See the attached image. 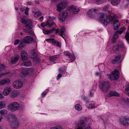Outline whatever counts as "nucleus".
Segmentation results:
<instances>
[{"label":"nucleus","instance_id":"obj_1","mask_svg":"<svg viewBox=\"0 0 129 129\" xmlns=\"http://www.w3.org/2000/svg\"><path fill=\"white\" fill-rule=\"evenodd\" d=\"M99 18L102 22L105 24H108L112 22L113 20L117 18V16L114 15H107L103 13H100Z\"/></svg>","mask_w":129,"mask_h":129},{"label":"nucleus","instance_id":"obj_2","mask_svg":"<svg viewBox=\"0 0 129 129\" xmlns=\"http://www.w3.org/2000/svg\"><path fill=\"white\" fill-rule=\"evenodd\" d=\"M21 22L22 23L24 24L25 25V27L27 28H28V29H24L23 30L26 33L31 34L32 32L31 29L32 27V23L31 20L29 19H22Z\"/></svg>","mask_w":129,"mask_h":129},{"label":"nucleus","instance_id":"obj_3","mask_svg":"<svg viewBox=\"0 0 129 129\" xmlns=\"http://www.w3.org/2000/svg\"><path fill=\"white\" fill-rule=\"evenodd\" d=\"M110 87L109 83L107 81L102 82L99 85L101 91L103 92H105L107 91Z\"/></svg>","mask_w":129,"mask_h":129},{"label":"nucleus","instance_id":"obj_4","mask_svg":"<svg viewBox=\"0 0 129 129\" xmlns=\"http://www.w3.org/2000/svg\"><path fill=\"white\" fill-rule=\"evenodd\" d=\"M119 75V71L117 70H115L109 75V78L111 81L116 80L118 79Z\"/></svg>","mask_w":129,"mask_h":129},{"label":"nucleus","instance_id":"obj_5","mask_svg":"<svg viewBox=\"0 0 129 129\" xmlns=\"http://www.w3.org/2000/svg\"><path fill=\"white\" fill-rule=\"evenodd\" d=\"M119 123L124 126H127L129 124V118L126 116H122L119 119Z\"/></svg>","mask_w":129,"mask_h":129},{"label":"nucleus","instance_id":"obj_6","mask_svg":"<svg viewBox=\"0 0 129 129\" xmlns=\"http://www.w3.org/2000/svg\"><path fill=\"white\" fill-rule=\"evenodd\" d=\"M10 110L12 112L16 111L20 109V105L18 103L14 102L11 103L10 106Z\"/></svg>","mask_w":129,"mask_h":129},{"label":"nucleus","instance_id":"obj_7","mask_svg":"<svg viewBox=\"0 0 129 129\" xmlns=\"http://www.w3.org/2000/svg\"><path fill=\"white\" fill-rule=\"evenodd\" d=\"M68 15V13L66 11H64L61 13L59 15V20L62 22L65 21L66 18Z\"/></svg>","mask_w":129,"mask_h":129},{"label":"nucleus","instance_id":"obj_8","mask_svg":"<svg viewBox=\"0 0 129 129\" xmlns=\"http://www.w3.org/2000/svg\"><path fill=\"white\" fill-rule=\"evenodd\" d=\"M33 40V38L30 36H27L25 37L24 39L21 40V42L23 43H29Z\"/></svg>","mask_w":129,"mask_h":129},{"label":"nucleus","instance_id":"obj_9","mask_svg":"<svg viewBox=\"0 0 129 129\" xmlns=\"http://www.w3.org/2000/svg\"><path fill=\"white\" fill-rule=\"evenodd\" d=\"M96 14V10L92 9H90L87 12V14L91 18L93 17Z\"/></svg>","mask_w":129,"mask_h":129},{"label":"nucleus","instance_id":"obj_10","mask_svg":"<svg viewBox=\"0 0 129 129\" xmlns=\"http://www.w3.org/2000/svg\"><path fill=\"white\" fill-rule=\"evenodd\" d=\"M13 87L16 88L18 89L23 86V83L19 81H15L13 84Z\"/></svg>","mask_w":129,"mask_h":129},{"label":"nucleus","instance_id":"obj_11","mask_svg":"<svg viewBox=\"0 0 129 129\" xmlns=\"http://www.w3.org/2000/svg\"><path fill=\"white\" fill-rule=\"evenodd\" d=\"M69 9L70 12L74 14L78 13L80 11V10L77 7L73 6L70 7Z\"/></svg>","mask_w":129,"mask_h":129},{"label":"nucleus","instance_id":"obj_12","mask_svg":"<svg viewBox=\"0 0 129 129\" xmlns=\"http://www.w3.org/2000/svg\"><path fill=\"white\" fill-rule=\"evenodd\" d=\"M65 30V28L64 27H62L60 30H59L58 29H56L55 30V33L57 34L58 33L60 36L61 37L63 38H64L63 34Z\"/></svg>","mask_w":129,"mask_h":129},{"label":"nucleus","instance_id":"obj_13","mask_svg":"<svg viewBox=\"0 0 129 129\" xmlns=\"http://www.w3.org/2000/svg\"><path fill=\"white\" fill-rule=\"evenodd\" d=\"M66 7V5L64 3H59L57 5L56 10L60 12L61 10L64 9Z\"/></svg>","mask_w":129,"mask_h":129},{"label":"nucleus","instance_id":"obj_14","mask_svg":"<svg viewBox=\"0 0 129 129\" xmlns=\"http://www.w3.org/2000/svg\"><path fill=\"white\" fill-rule=\"evenodd\" d=\"M19 59V56L17 55L15 57H12L10 59L9 63L11 64H14L17 62Z\"/></svg>","mask_w":129,"mask_h":129},{"label":"nucleus","instance_id":"obj_15","mask_svg":"<svg viewBox=\"0 0 129 129\" xmlns=\"http://www.w3.org/2000/svg\"><path fill=\"white\" fill-rule=\"evenodd\" d=\"M121 58V55L120 54H119L117 55L115 57L114 59L112 60V63L114 64L119 63Z\"/></svg>","mask_w":129,"mask_h":129},{"label":"nucleus","instance_id":"obj_16","mask_svg":"<svg viewBox=\"0 0 129 129\" xmlns=\"http://www.w3.org/2000/svg\"><path fill=\"white\" fill-rule=\"evenodd\" d=\"M17 119L16 116L14 114H11L8 117V121L12 123Z\"/></svg>","mask_w":129,"mask_h":129},{"label":"nucleus","instance_id":"obj_17","mask_svg":"<svg viewBox=\"0 0 129 129\" xmlns=\"http://www.w3.org/2000/svg\"><path fill=\"white\" fill-rule=\"evenodd\" d=\"M11 88L9 87H7L4 90L3 94L5 95H7L11 90Z\"/></svg>","mask_w":129,"mask_h":129},{"label":"nucleus","instance_id":"obj_18","mask_svg":"<svg viewBox=\"0 0 129 129\" xmlns=\"http://www.w3.org/2000/svg\"><path fill=\"white\" fill-rule=\"evenodd\" d=\"M21 58L23 61L25 60L27 58V54L25 51H23L21 53Z\"/></svg>","mask_w":129,"mask_h":129},{"label":"nucleus","instance_id":"obj_19","mask_svg":"<svg viewBox=\"0 0 129 129\" xmlns=\"http://www.w3.org/2000/svg\"><path fill=\"white\" fill-rule=\"evenodd\" d=\"M10 79L8 78L4 79L0 81V85H2L8 84L10 82Z\"/></svg>","mask_w":129,"mask_h":129},{"label":"nucleus","instance_id":"obj_20","mask_svg":"<svg viewBox=\"0 0 129 129\" xmlns=\"http://www.w3.org/2000/svg\"><path fill=\"white\" fill-rule=\"evenodd\" d=\"M114 28L115 30L117 29L120 25L118 20H115L113 23Z\"/></svg>","mask_w":129,"mask_h":129},{"label":"nucleus","instance_id":"obj_21","mask_svg":"<svg viewBox=\"0 0 129 129\" xmlns=\"http://www.w3.org/2000/svg\"><path fill=\"white\" fill-rule=\"evenodd\" d=\"M109 97L112 96H119V94L116 92L112 91L110 92L109 94Z\"/></svg>","mask_w":129,"mask_h":129},{"label":"nucleus","instance_id":"obj_22","mask_svg":"<svg viewBox=\"0 0 129 129\" xmlns=\"http://www.w3.org/2000/svg\"><path fill=\"white\" fill-rule=\"evenodd\" d=\"M48 26L49 27H50L52 26H53L52 28L54 29L55 27H56L55 24L53 22H51L50 21H47L46 22Z\"/></svg>","mask_w":129,"mask_h":129},{"label":"nucleus","instance_id":"obj_23","mask_svg":"<svg viewBox=\"0 0 129 129\" xmlns=\"http://www.w3.org/2000/svg\"><path fill=\"white\" fill-rule=\"evenodd\" d=\"M32 64L31 62L30 61H26L21 64V65L28 67L30 66Z\"/></svg>","mask_w":129,"mask_h":129},{"label":"nucleus","instance_id":"obj_24","mask_svg":"<svg viewBox=\"0 0 129 129\" xmlns=\"http://www.w3.org/2000/svg\"><path fill=\"white\" fill-rule=\"evenodd\" d=\"M64 54L65 56H68L71 59H75V57L74 54H70L68 52H66L64 53Z\"/></svg>","mask_w":129,"mask_h":129},{"label":"nucleus","instance_id":"obj_25","mask_svg":"<svg viewBox=\"0 0 129 129\" xmlns=\"http://www.w3.org/2000/svg\"><path fill=\"white\" fill-rule=\"evenodd\" d=\"M85 122L84 120H80L79 122H75V124L76 125L80 126L83 125L84 124Z\"/></svg>","mask_w":129,"mask_h":129},{"label":"nucleus","instance_id":"obj_26","mask_svg":"<svg viewBox=\"0 0 129 129\" xmlns=\"http://www.w3.org/2000/svg\"><path fill=\"white\" fill-rule=\"evenodd\" d=\"M30 53L32 54V57L34 58V59L37 58V54L34 50H32L31 51Z\"/></svg>","mask_w":129,"mask_h":129},{"label":"nucleus","instance_id":"obj_27","mask_svg":"<svg viewBox=\"0 0 129 129\" xmlns=\"http://www.w3.org/2000/svg\"><path fill=\"white\" fill-rule=\"evenodd\" d=\"M59 55H56L50 57V60L52 61H55L59 57Z\"/></svg>","mask_w":129,"mask_h":129},{"label":"nucleus","instance_id":"obj_28","mask_svg":"<svg viewBox=\"0 0 129 129\" xmlns=\"http://www.w3.org/2000/svg\"><path fill=\"white\" fill-rule=\"evenodd\" d=\"M18 94V93L16 91H12L11 94V97L14 98L16 97Z\"/></svg>","mask_w":129,"mask_h":129},{"label":"nucleus","instance_id":"obj_29","mask_svg":"<svg viewBox=\"0 0 129 129\" xmlns=\"http://www.w3.org/2000/svg\"><path fill=\"white\" fill-rule=\"evenodd\" d=\"M120 0H112L111 3L114 5H116L120 3Z\"/></svg>","mask_w":129,"mask_h":129},{"label":"nucleus","instance_id":"obj_30","mask_svg":"<svg viewBox=\"0 0 129 129\" xmlns=\"http://www.w3.org/2000/svg\"><path fill=\"white\" fill-rule=\"evenodd\" d=\"M42 15V13L40 11H38L35 12L34 15V16L35 17H37L40 16Z\"/></svg>","mask_w":129,"mask_h":129},{"label":"nucleus","instance_id":"obj_31","mask_svg":"<svg viewBox=\"0 0 129 129\" xmlns=\"http://www.w3.org/2000/svg\"><path fill=\"white\" fill-rule=\"evenodd\" d=\"M75 109L78 111H80L82 109L81 106L79 104H77L75 106Z\"/></svg>","mask_w":129,"mask_h":129},{"label":"nucleus","instance_id":"obj_32","mask_svg":"<svg viewBox=\"0 0 129 129\" xmlns=\"http://www.w3.org/2000/svg\"><path fill=\"white\" fill-rule=\"evenodd\" d=\"M7 110L5 109H3L0 110V114L2 115H5L7 113Z\"/></svg>","mask_w":129,"mask_h":129},{"label":"nucleus","instance_id":"obj_33","mask_svg":"<svg viewBox=\"0 0 129 129\" xmlns=\"http://www.w3.org/2000/svg\"><path fill=\"white\" fill-rule=\"evenodd\" d=\"M21 42L18 46V48L19 50L22 49L24 47V45L23 44V43L21 41Z\"/></svg>","mask_w":129,"mask_h":129},{"label":"nucleus","instance_id":"obj_34","mask_svg":"<svg viewBox=\"0 0 129 129\" xmlns=\"http://www.w3.org/2000/svg\"><path fill=\"white\" fill-rule=\"evenodd\" d=\"M5 107V104L4 102H0V109L4 108Z\"/></svg>","mask_w":129,"mask_h":129},{"label":"nucleus","instance_id":"obj_35","mask_svg":"<svg viewBox=\"0 0 129 129\" xmlns=\"http://www.w3.org/2000/svg\"><path fill=\"white\" fill-rule=\"evenodd\" d=\"M43 32L45 34H48L49 33H51L52 32V30H43Z\"/></svg>","mask_w":129,"mask_h":129},{"label":"nucleus","instance_id":"obj_36","mask_svg":"<svg viewBox=\"0 0 129 129\" xmlns=\"http://www.w3.org/2000/svg\"><path fill=\"white\" fill-rule=\"evenodd\" d=\"M46 41L50 43H55V40L53 39H48L46 40Z\"/></svg>","mask_w":129,"mask_h":129},{"label":"nucleus","instance_id":"obj_37","mask_svg":"<svg viewBox=\"0 0 129 129\" xmlns=\"http://www.w3.org/2000/svg\"><path fill=\"white\" fill-rule=\"evenodd\" d=\"M125 38L127 41L129 40V33H126L125 35Z\"/></svg>","mask_w":129,"mask_h":129},{"label":"nucleus","instance_id":"obj_38","mask_svg":"<svg viewBox=\"0 0 129 129\" xmlns=\"http://www.w3.org/2000/svg\"><path fill=\"white\" fill-rule=\"evenodd\" d=\"M125 29L124 28H122L119 31H117L116 32H118V34H121L123 31L124 30H125Z\"/></svg>","mask_w":129,"mask_h":129},{"label":"nucleus","instance_id":"obj_39","mask_svg":"<svg viewBox=\"0 0 129 129\" xmlns=\"http://www.w3.org/2000/svg\"><path fill=\"white\" fill-rule=\"evenodd\" d=\"M65 70H66L65 69L62 68H61L59 69V72L63 74V72H64Z\"/></svg>","mask_w":129,"mask_h":129},{"label":"nucleus","instance_id":"obj_40","mask_svg":"<svg viewBox=\"0 0 129 129\" xmlns=\"http://www.w3.org/2000/svg\"><path fill=\"white\" fill-rule=\"evenodd\" d=\"M118 37V32H116L114 34L113 38H114L116 39Z\"/></svg>","mask_w":129,"mask_h":129},{"label":"nucleus","instance_id":"obj_41","mask_svg":"<svg viewBox=\"0 0 129 129\" xmlns=\"http://www.w3.org/2000/svg\"><path fill=\"white\" fill-rule=\"evenodd\" d=\"M55 44L57 47H60L61 46V44L59 43L58 42L56 41L55 42Z\"/></svg>","mask_w":129,"mask_h":129},{"label":"nucleus","instance_id":"obj_42","mask_svg":"<svg viewBox=\"0 0 129 129\" xmlns=\"http://www.w3.org/2000/svg\"><path fill=\"white\" fill-rule=\"evenodd\" d=\"M20 42V41L19 40H16L14 42V44L15 45H17Z\"/></svg>","mask_w":129,"mask_h":129},{"label":"nucleus","instance_id":"obj_43","mask_svg":"<svg viewBox=\"0 0 129 129\" xmlns=\"http://www.w3.org/2000/svg\"><path fill=\"white\" fill-rule=\"evenodd\" d=\"M5 68V67L3 65H0V71L2 70Z\"/></svg>","mask_w":129,"mask_h":129},{"label":"nucleus","instance_id":"obj_44","mask_svg":"<svg viewBox=\"0 0 129 129\" xmlns=\"http://www.w3.org/2000/svg\"><path fill=\"white\" fill-rule=\"evenodd\" d=\"M88 108L89 109H91L93 108V105L92 104H90L88 106Z\"/></svg>","mask_w":129,"mask_h":129},{"label":"nucleus","instance_id":"obj_45","mask_svg":"<svg viewBox=\"0 0 129 129\" xmlns=\"http://www.w3.org/2000/svg\"><path fill=\"white\" fill-rule=\"evenodd\" d=\"M29 10V8L27 7L25 9V13L26 15H27L28 13L27 12Z\"/></svg>","mask_w":129,"mask_h":129},{"label":"nucleus","instance_id":"obj_46","mask_svg":"<svg viewBox=\"0 0 129 129\" xmlns=\"http://www.w3.org/2000/svg\"><path fill=\"white\" fill-rule=\"evenodd\" d=\"M77 129H91L90 126L86 127L84 129L82 127H80L77 128Z\"/></svg>","mask_w":129,"mask_h":129},{"label":"nucleus","instance_id":"obj_47","mask_svg":"<svg viewBox=\"0 0 129 129\" xmlns=\"http://www.w3.org/2000/svg\"><path fill=\"white\" fill-rule=\"evenodd\" d=\"M62 76V75L60 74H59L57 76V79L58 80Z\"/></svg>","mask_w":129,"mask_h":129},{"label":"nucleus","instance_id":"obj_48","mask_svg":"<svg viewBox=\"0 0 129 129\" xmlns=\"http://www.w3.org/2000/svg\"><path fill=\"white\" fill-rule=\"evenodd\" d=\"M116 39L115 38H113L112 39V42L113 43H114L116 41Z\"/></svg>","mask_w":129,"mask_h":129},{"label":"nucleus","instance_id":"obj_49","mask_svg":"<svg viewBox=\"0 0 129 129\" xmlns=\"http://www.w3.org/2000/svg\"><path fill=\"white\" fill-rule=\"evenodd\" d=\"M56 129H62V128L60 126H55Z\"/></svg>","mask_w":129,"mask_h":129},{"label":"nucleus","instance_id":"obj_50","mask_svg":"<svg viewBox=\"0 0 129 129\" xmlns=\"http://www.w3.org/2000/svg\"><path fill=\"white\" fill-rule=\"evenodd\" d=\"M115 48L116 49L115 50L116 51L118 49L119 47H118L117 46H115V47H114L113 48V49L114 50H115Z\"/></svg>","mask_w":129,"mask_h":129},{"label":"nucleus","instance_id":"obj_51","mask_svg":"<svg viewBox=\"0 0 129 129\" xmlns=\"http://www.w3.org/2000/svg\"><path fill=\"white\" fill-rule=\"evenodd\" d=\"M43 16L40 18L39 19V21L40 22L42 21L43 20Z\"/></svg>","mask_w":129,"mask_h":129},{"label":"nucleus","instance_id":"obj_52","mask_svg":"<svg viewBox=\"0 0 129 129\" xmlns=\"http://www.w3.org/2000/svg\"><path fill=\"white\" fill-rule=\"evenodd\" d=\"M41 26L42 27H44L46 26V25L44 23H42L41 24Z\"/></svg>","mask_w":129,"mask_h":129},{"label":"nucleus","instance_id":"obj_53","mask_svg":"<svg viewBox=\"0 0 129 129\" xmlns=\"http://www.w3.org/2000/svg\"><path fill=\"white\" fill-rule=\"evenodd\" d=\"M4 96H3L0 93V100L4 98Z\"/></svg>","mask_w":129,"mask_h":129},{"label":"nucleus","instance_id":"obj_54","mask_svg":"<svg viewBox=\"0 0 129 129\" xmlns=\"http://www.w3.org/2000/svg\"><path fill=\"white\" fill-rule=\"evenodd\" d=\"M46 94V93L45 92H43L42 94V96L43 97L45 96Z\"/></svg>","mask_w":129,"mask_h":129},{"label":"nucleus","instance_id":"obj_55","mask_svg":"<svg viewBox=\"0 0 129 129\" xmlns=\"http://www.w3.org/2000/svg\"><path fill=\"white\" fill-rule=\"evenodd\" d=\"M63 74L65 76H66V75H67V73L66 71V70L64 71V72H63Z\"/></svg>","mask_w":129,"mask_h":129},{"label":"nucleus","instance_id":"obj_56","mask_svg":"<svg viewBox=\"0 0 129 129\" xmlns=\"http://www.w3.org/2000/svg\"><path fill=\"white\" fill-rule=\"evenodd\" d=\"M20 10L21 12H23L24 11V9L22 8H21Z\"/></svg>","mask_w":129,"mask_h":129},{"label":"nucleus","instance_id":"obj_57","mask_svg":"<svg viewBox=\"0 0 129 129\" xmlns=\"http://www.w3.org/2000/svg\"><path fill=\"white\" fill-rule=\"evenodd\" d=\"M109 6L108 5L105 6L104 7V8H105V9H107L109 7Z\"/></svg>","mask_w":129,"mask_h":129},{"label":"nucleus","instance_id":"obj_58","mask_svg":"<svg viewBox=\"0 0 129 129\" xmlns=\"http://www.w3.org/2000/svg\"><path fill=\"white\" fill-rule=\"evenodd\" d=\"M100 73L99 72H96L95 73L96 75L97 76H98L100 75Z\"/></svg>","mask_w":129,"mask_h":129},{"label":"nucleus","instance_id":"obj_59","mask_svg":"<svg viewBox=\"0 0 129 129\" xmlns=\"http://www.w3.org/2000/svg\"><path fill=\"white\" fill-rule=\"evenodd\" d=\"M93 93L91 92H90V95L91 96H92V95H93Z\"/></svg>","mask_w":129,"mask_h":129},{"label":"nucleus","instance_id":"obj_60","mask_svg":"<svg viewBox=\"0 0 129 129\" xmlns=\"http://www.w3.org/2000/svg\"><path fill=\"white\" fill-rule=\"evenodd\" d=\"M2 118H3V117L2 116H0V122H1Z\"/></svg>","mask_w":129,"mask_h":129},{"label":"nucleus","instance_id":"obj_61","mask_svg":"<svg viewBox=\"0 0 129 129\" xmlns=\"http://www.w3.org/2000/svg\"><path fill=\"white\" fill-rule=\"evenodd\" d=\"M50 129H56V127H51Z\"/></svg>","mask_w":129,"mask_h":129},{"label":"nucleus","instance_id":"obj_62","mask_svg":"<svg viewBox=\"0 0 129 129\" xmlns=\"http://www.w3.org/2000/svg\"><path fill=\"white\" fill-rule=\"evenodd\" d=\"M51 19L53 20H54L55 19V17H52L51 18Z\"/></svg>","mask_w":129,"mask_h":129},{"label":"nucleus","instance_id":"obj_63","mask_svg":"<svg viewBox=\"0 0 129 129\" xmlns=\"http://www.w3.org/2000/svg\"><path fill=\"white\" fill-rule=\"evenodd\" d=\"M4 74H2L1 75V76H0V78H1V77H2V76H3L4 75Z\"/></svg>","mask_w":129,"mask_h":129},{"label":"nucleus","instance_id":"obj_64","mask_svg":"<svg viewBox=\"0 0 129 129\" xmlns=\"http://www.w3.org/2000/svg\"><path fill=\"white\" fill-rule=\"evenodd\" d=\"M127 100L128 102H129V98H127Z\"/></svg>","mask_w":129,"mask_h":129}]
</instances>
